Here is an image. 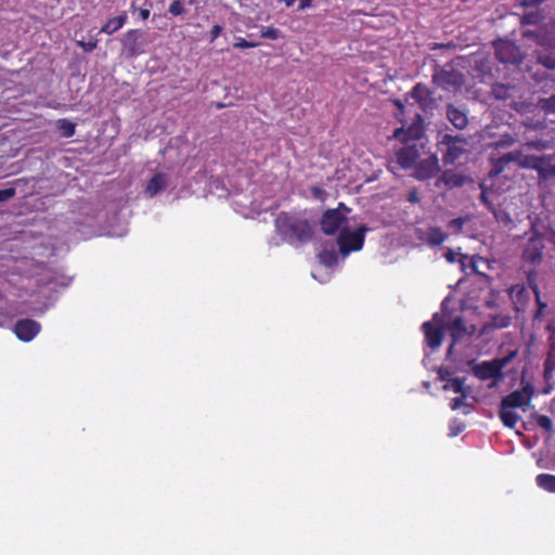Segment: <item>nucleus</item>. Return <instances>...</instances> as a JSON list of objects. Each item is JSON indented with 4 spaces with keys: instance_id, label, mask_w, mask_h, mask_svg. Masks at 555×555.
<instances>
[{
    "instance_id": "34",
    "label": "nucleus",
    "mask_w": 555,
    "mask_h": 555,
    "mask_svg": "<svg viewBox=\"0 0 555 555\" xmlns=\"http://www.w3.org/2000/svg\"><path fill=\"white\" fill-rule=\"evenodd\" d=\"M539 107L545 113L555 114V94L546 99H541L539 101Z\"/></svg>"
},
{
    "instance_id": "42",
    "label": "nucleus",
    "mask_w": 555,
    "mask_h": 555,
    "mask_svg": "<svg viewBox=\"0 0 555 555\" xmlns=\"http://www.w3.org/2000/svg\"><path fill=\"white\" fill-rule=\"evenodd\" d=\"M481 188V194H480V201L488 207V209L492 210L494 208L493 204L490 202L488 197V190L483 184H480Z\"/></svg>"
},
{
    "instance_id": "26",
    "label": "nucleus",
    "mask_w": 555,
    "mask_h": 555,
    "mask_svg": "<svg viewBox=\"0 0 555 555\" xmlns=\"http://www.w3.org/2000/svg\"><path fill=\"white\" fill-rule=\"evenodd\" d=\"M517 139L511 133H504L499 137L498 140L491 143V146L495 150L507 149L514 145Z\"/></svg>"
},
{
    "instance_id": "14",
    "label": "nucleus",
    "mask_w": 555,
    "mask_h": 555,
    "mask_svg": "<svg viewBox=\"0 0 555 555\" xmlns=\"http://www.w3.org/2000/svg\"><path fill=\"white\" fill-rule=\"evenodd\" d=\"M448 120L459 130H463L468 125L467 111L454 104H448L446 108Z\"/></svg>"
},
{
    "instance_id": "52",
    "label": "nucleus",
    "mask_w": 555,
    "mask_h": 555,
    "mask_svg": "<svg viewBox=\"0 0 555 555\" xmlns=\"http://www.w3.org/2000/svg\"><path fill=\"white\" fill-rule=\"evenodd\" d=\"M221 30H222L221 26L215 25L211 29L212 39L217 38L220 35Z\"/></svg>"
},
{
    "instance_id": "15",
    "label": "nucleus",
    "mask_w": 555,
    "mask_h": 555,
    "mask_svg": "<svg viewBox=\"0 0 555 555\" xmlns=\"http://www.w3.org/2000/svg\"><path fill=\"white\" fill-rule=\"evenodd\" d=\"M465 181L466 178L463 175L451 170H447L437 180L436 185L439 186L441 183H443L448 188H457L462 186L465 183Z\"/></svg>"
},
{
    "instance_id": "31",
    "label": "nucleus",
    "mask_w": 555,
    "mask_h": 555,
    "mask_svg": "<svg viewBox=\"0 0 555 555\" xmlns=\"http://www.w3.org/2000/svg\"><path fill=\"white\" fill-rule=\"evenodd\" d=\"M538 62L547 69H555V54L553 53H539Z\"/></svg>"
},
{
    "instance_id": "5",
    "label": "nucleus",
    "mask_w": 555,
    "mask_h": 555,
    "mask_svg": "<svg viewBox=\"0 0 555 555\" xmlns=\"http://www.w3.org/2000/svg\"><path fill=\"white\" fill-rule=\"evenodd\" d=\"M422 130L420 127L410 128L406 132L397 130L395 137L403 140L404 145L397 152V162L402 168L412 167L422 155L424 144L418 142Z\"/></svg>"
},
{
    "instance_id": "23",
    "label": "nucleus",
    "mask_w": 555,
    "mask_h": 555,
    "mask_svg": "<svg viewBox=\"0 0 555 555\" xmlns=\"http://www.w3.org/2000/svg\"><path fill=\"white\" fill-rule=\"evenodd\" d=\"M459 262L461 263L463 270L469 267L473 272L480 273L478 262H485V259L482 257H470L463 254L460 255Z\"/></svg>"
},
{
    "instance_id": "21",
    "label": "nucleus",
    "mask_w": 555,
    "mask_h": 555,
    "mask_svg": "<svg viewBox=\"0 0 555 555\" xmlns=\"http://www.w3.org/2000/svg\"><path fill=\"white\" fill-rule=\"evenodd\" d=\"M551 162V156L544 155V156H533V155H526L524 153L520 168L525 169H538V165L540 163Z\"/></svg>"
},
{
    "instance_id": "16",
    "label": "nucleus",
    "mask_w": 555,
    "mask_h": 555,
    "mask_svg": "<svg viewBox=\"0 0 555 555\" xmlns=\"http://www.w3.org/2000/svg\"><path fill=\"white\" fill-rule=\"evenodd\" d=\"M128 21L126 12H121L118 16L109 18L101 28L100 33L112 35L119 30Z\"/></svg>"
},
{
    "instance_id": "17",
    "label": "nucleus",
    "mask_w": 555,
    "mask_h": 555,
    "mask_svg": "<svg viewBox=\"0 0 555 555\" xmlns=\"http://www.w3.org/2000/svg\"><path fill=\"white\" fill-rule=\"evenodd\" d=\"M412 96L424 107H429L433 103L430 92L427 87L417 83L412 90Z\"/></svg>"
},
{
    "instance_id": "2",
    "label": "nucleus",
    "mask_w": 555,
    "mask_h": 555,
    "mask_svg": "<svg viewBox=\"0 0 555 555\" xmlns=\"http://www.w3.org/2000/svg\"><path fill=\"white\" fill-rule=\"evenodd\" d=\"M534 396V387L531 383L521 378V389L512 391L505 396L500 402L499 417L508 428H514L520 416L513 412L512 409H521L527 411L531 405V400Z\"/></svg>"
},
{
    "instance_id": "13",
    "label": "nucleus",
    "mask_w": 555,
    "mask_h": 555,
    "mask_svg": "<svg viewBox=\"0 0 555 555\" xmlns=\"http://www.w3.org/2000/svg\"><path fill=\"white\" fill-rule=\"evenodd\" d=\"M544 249L543 240L541 237L530 238L524 250V259L532 264L539 263L542 259Z\"/></svg>"
},
{
    "instance_id": "9",
    "label": "nucleus",
    "mask_w": 555,
    "mask_h": 555,
    "mask_svg": "<svg viewBox=\"0 0 555 555\" xmlns=\"http://www.w3.org/2000/svg\"><path fill=\"white\" fill-rule=\"evenodd\" d=\"M469 364L472 365L473 374L480 380L504 378V373L499 371L494 360L482 361L480 363L470 361Z\"/></svg>"
},
{
    "instance_id": "8",
    "label": "nucleus",
    "mask_w": 555,
    "mask_h": 555,
    "mask_svg": "<svg viewBox=\"0 0 555 555\" xmlns=\"http://www.w3.org/2000/svg\"><path fill=\"white\" fill-rule=\"evenodd\" d=\"M433 81L443 90L455 92L462 88L465 82L461 72L454 68H442L433 76Z\"/></svg>"
},
{
    "instance_id": "32",
    "label": "nucleus",
    "mask_w": 555,
    "mask_h": 555,
    "mask_svg": "<svg viewBox=\"0 0 555 555\" xmlns=\"http://www.w3.org/2000/svg\"><path fill=\"white\" fill-rule=\"evenodd\" d=\"M550 163L551 162L540 163L538 169H534L540 178L547 179L555 173V168L551 167Z\"/></svg>"
},
{
    "instance_id": "43",
    "label": "nucleus",
    "mask_w": 555,
    "mask_h": 555,
    "mask_svg": "<svg viewBox=\"0 0 555 555\" xmlns=\"http://www.w3.org/2000/svg\"><path fill=\"white\" fill-rule=\"evenodd\" d=\"M15 195V189L9 188L0 190V202H8Z\"/></svg>"
},
{
    "instance_id": "40",
    "label": "nucleus",
    "mask_w": 555,
    "mask_h": 555,
    "mask_svg": "<svg viewBox=\"0 0 555 555\" xmlns=\"http://www.w3.org/2000/svg\"><path fill=\"white\" fill-rule=\"evenodd\" d=\"M460 255H463L460 251V249L459 250H454V249L448 248L446 254H444V257H446L448 262L454 263V262L459 261Z\"/></svg>"
},
{
    "instance_id": "1",
    "label": "nucleus",
    "mask_w": 555,
    "mask_h": 555,
    "mask_svg": "<svg viewBox=\"0 0 555 555\" xmlns=\"http://www.w3.org/2000/svg\"><path fill=\"white\" fill-rule=\"evenodd\" d=\"M341 210L345 212L349 211L341 203L338 208L326 210L321 220V229L327 235H332L337 230H340L337 240L339 253L343 257H347L351 251H357L362 248L364 235L369 229L365 225H361L357 231L346 229L347 217Z\"/></svg>"
},
{
    "instance_id": "48",
    "label": "nucleus",
    "mask_w": 555,
    "mask_h": 555,
    "mask_svg": "<svg viewBox=\"0 0 555 555\" xmlns=\"http://www.w3.org/2000/svg\"><path fill=\"white\" fill-rule=\"evenodd\" d=\"M464 398L465 397L462 396V398H454V399H452V401H451V409L452 410H459L461 406L466 405V403L464 401Z\"/></svg>"
},
{
    "instance_id": "4",
    "label": "nucleus",
    "mask_w": 555,
    "mask_h": 555,
    "mask_svg": "<svg viewBox=\"0 0 555 555\" xmlns=\"http://www.w3.org/2000/svg\"><path fill=\"white\" fill-rule=\"evenodd\" d=\"M423 331L427 345L431 349H437L442 343V331L450 330L454 341L459 340L466 332L464 321L461 317H456L451 323L447 324L443 317L436 313L431 321L423 324Z\"/></svg>"
},
{
    "instance_id": "57",
    "label": "nucleus",
    "mask_w": 555,
    "mask_h": 555,
    "mask_svg": "<svg viewBox=\"0 0 555 555\" xmlns=\"http://www.w3.org/2000/svg\"><path fill=\"white\" fill-rule=\"evenodd\" d=\"M462 431V427H455V430L453 431V435H457L459 433Z\"/></svg>"
},
{
    "instance_id": "51",
    "label": "nucleus",
    "mask_w": 555,
    "mask_h": 555,
    "mask_svg": "<svg viewBox=\"0 0 555 555\" xmlns=\"http://www.w3.org/2000/svg\"><path fill=\"white\" fill-rule=\"evenodd\" d=\"M311 191H312V194L318 198H322V195L325 194L324 190H322L321 188H318V186H313L311 189Z\"/></svg>"
},
{
    "instance_id": "58",
    "label": "nucleus",
    "mask_w": 555,
    "mask_h": 555,
    "mask_svg": "<svg viewBox=\"0 0 555 555\" xmlns=\"http://www.w3.org/2000/svg\"><path fill=\"white\" fill-rule=\"evenodd\" d=\"M455 343H456V341H454V340H453L452 345H451V346L449 347V349H448V353H451V352H452V349H453V346H454V344H455Z\"/></svg>"
},
{
    "instance_id": "37",
    "label": "nucleus",
    "mask_w": 555,
    "mask_h": 555,
    "mask_svg": "<svg viewBox=\"0 0 555 555\" xmlns=\"http://www.w3.org/2000/svg\"><path fill=\"white\" fill-rule=\"evenodd\" d=\"M537 424L539 427H541L542 429H544L547 433H552L554 429L552 420L546 415H538Z\"/></svg>"
},
{
    "instance_id": "28",
    "label": "nucleus",
    "mask_w": 555,
    "mask_h": 555,
    "mask_svg": "<svg viewBox=\"0 0 555 555\" xmlns=\"http://www.w3.org/2000/svg\"><path fill=\"white\" fill-rule=\"evenodd\" d=\"M319 259L325 267H332L337 263L338 257L334 250H323L319 254Z\"/></svg>"
},
{
    "instance_id": "19",
    "label": "nucleus",
    "mask_w": 555,
    "mask_h": 555,
    "mask_svg": "<svg viewBox=\"0 0 555 555\" xmlns=\"http://www.w3.org/2000/svg\"><path fill=\"white\" fill-rule=\"evenodd\" d=\"M448 235L438 227L429 228L423 237L430 246L441 245Z\"/></svg>"
},
{
    "instance_id": "7",
    "label": "nucleus",
    "mask_w": 555,
    "mask_h": 555,
    "mask_svg": "<svg viewBox=\"0 0 555 555\" xmlns=\"http://www.w3.org/2000/svg\"><path fill=\"white\" fill-rule=\"evenodd\" d=\"M496 59L504 64L518 65L522 62L525 53L515 44L506 39H499L493 42Z\"/></svg>"
},
{
    "instance_id": "29",
    "label": "nucleus",
    "mask_w": 555,
    "mask_h": 555,
    "mask_svg": "<svg viewBox=\"0 0 555 555\" xmlns=\"http://www.w3.org/2000/svg\"><path fill=\"white\" fill-rule=\"evenodd\" d=\"M508 165L507 159H505V155H502L501 157L496 159H492V167L489 172V175L492 176H499L501 172L504 171L505 167Z\"/></svg>"
},
{
    "instance_id": "60",
    "label": "nucleus",
    "mask_w": 555,
    "mask_h": 555,
    "mask_svg": "<svg viewBox=\"0 0 555 555\" xmlns=\"http://www.w3.org/2000/svg\"><path fill=\"white\" fill-rule=\"evenodd\" d=\"M525 36H533V34L531 31H527L524 34Z\"/></svg>"
},
{
    "instance_id": "6",
    "label": "nucleus",
    "mask_w": 555,
    "mask_h": 555,
    "mask_svg": "<svg viewBox=\"0 0 555 555\" xmlns=\"http://www.w3.org/2000/svg\"><path fill=\"white\" fill-rule=\"evenodd\" d=\"M441 144L447 146V151L442 157L446 164H453L463 154L467 153L469 147L468 139L462 134H444Z\"/></svg>"
},
{
    "instance_id": "59",
    "label": "nucleus",
    "mask_w": 555,
    "mask_h": 555,
    "mask_svg": "<svg viewBox=\"0 0 555 555\" xmlns=\"http://www.w3.org/2000/svg\"><path fill=\"white\" fill-rule=\"evenodd\" d=\"M524 22H525V23H531V20H530V17H529V16H527V15H526V16L524 17Z\"/></svg>"
},
{
    "instance_id": "22",
    "label": "nucleus",
    "mask_w": 555,
    "mask_h": 555,
    "mask_svg": "<svg viewBox=\"0 0 555 555\" xmlns=\"http://www.w3.org/2000/svg\"><path fill=\"white\" fill-rule=\"evenodd\" d=\"M511 322L512 318L506 313L491 314L490 321L487 323V327L495 330L505 328L509 326Z\"/></svg>"
},
{
    "instance_id": "47",
    "label": "nucleus",
    "mask_w": 555,
    "mask_h": 555,
    "mask_svg": "<svg viewBox=\"0 0 555 555\" xmlns=\"http://www.w3.org/2000/svg\"><path fill=\"white\" fill-rule=\"evenodd\" d=\"M256 46H257L256 43L248 42L243 38H238L237 41L234 43V47L240 48V49L254 48Z\"/></svg>"
},
{
    "instance_id": "38",
    "label": "nucleus",
    "mask_w": 555,
    "mask_h": 555,
    "mask_svg": "<svg viewBox=\"0 0 555 555\" xmlns=\"http://www.w3.org/2000/svg\"><path fill=\"white\" fill-rule=\"evenodd\" d=\"M467 218L460 217L452 219L448 222V228L455 233H460L462 231L463 225L467 222Z\"/></svg>"
},
{
    "instance_id": "44",
    "label": "nucleus",
    "mask_w": 555,
    "mask_h": 555,
    "mask_svg": "<svg viewBox=\"0 0 555 555\" xmlns=\"http://www.w3.org/2000/svg\"><path fill=\"white\" fill-rule=\"evenodd\" d=\"M263 38H268V39H278L279 36H280V30L276 29V28H273V27H268L266 30L262 31V35H261Z\"/></svg>"
},
{
    "instance_id": "27",
    "label": "nucleus",
    "mask_w": 555,
    "mask_h": 555,
    "mask_svg": "<svg viewBox=\"0 0 555 555\" xmlns=\"http://www.w3.org/2000/svg\"><path fill=\"white\" fill-rule=\"evenodd\" d=\"M522 147H528L535 151H545L553 147V142L550 140H531L522 144Z\"/></svg>"
},
{
    "instance_id": "12",
    "label": "nucleus",
    "mask_w": 555,
    "mask_h": 555,
    "mask_svg": "<svg viewBox=\"0 0 555 555\" xmlns=\"http://www.w3.org/2000/svg\"><path fill=\"white\" fill-rule=\"evenodd\" d=\"M440 170L439 160L436 155H429L425 159H422L415 169V177L418 180H427L433 178Z\"/></svg>"
},
{
    "instance_id": "35",
    "label": "nucleus",
    "mask_w": 555,
    "mask_h": 555,
    "mask_svg": "<svg viewBox=\"0 0 555 555\" xmlns=\"http://www.w3.org/2000/svg\"><path fill=\"white\" fill-rule=\"evenodd\" d=\"M491 211L498 222L504 224H509L512 222V218L506 210L494 207Z\"/></svg>"
},
{
    "instance_id": "11",
    "label": "nucleus",
    "mask_w": 555,
    "mask_h": 555,
    "mask_svg": "<svg viewBox=\"0 0 555 555\" xmlns=\"http://www.w3.org/2000/svg\"><path fill=\"white\" fill-rule=\"evenodd\" d=\"M40 324L31 319H23L16 322L14 333L23 341L33 340L40 332Z\"/></svg>"
},
{
    "instance_id": "50",
    "label": "nucleus",
    "mask_w": 555,
    "mask_h": 555,
    "mask_svg": "<svg viewBox=\"0 0 555 555\" xmlns=\"http://www.w3.org/2000/svg\"><path fill=\"white\" fill-rule=\"evenodd\" d=\"M450 375L451 374H450L449 370H447V369H439V371H438V376H439L440 380H446L447 382L448 379H452L450 377Z\"/></svg>"
},
{
    "instance_id": "56",
    "label": "nucleus",
    "mask_w": 555,
    "mask_h": 555,
    "mask_svg": "<svg viewBox=\"0 0 555 555\" xmlns=\"http://www.w3.org/2000/svg\"><path fill=\"white\" fill-rule=\"evenodd\" d=\"M281 1L284 2L286 7H292L296 0H281Z\"/></svg>"
},
{
    "instance_id": "18",
    "label": "nucleus",
    "mask_w": 555,
    "mask_h": 555,
    "mask_svg": "<svg viewBox=\"0 0 555 555\" xmlns=\"http://www.w3.org/2000/svg\"><path fill=\"white\" fill-rule=\"evenodd\" d=\"M555 371V341H552L548 347L546 359L544 361L543 377L546 382L553 378Z\"/></svg>"
},
{
    "instance_id": "45",
    "label": "nucleus",
    "mask_w": 555,
    "mask_h": 555,
    "mask_svg": "<svg viewBox=\"0 0 555 555\" xmlns=\"http://www.w3.org/2000/svg\"><path fill=\"white\" fill-rule=\"evenodd\" d=\"M531 287H532V289H533V292H534V295H535V301H537V305H538V307H539L538 313H541V312H542V310H543L544 308H546V304H545V302H543V301L541 300V297H540V291H539L538 286H537V285H533V286L531 285Z\"/></svg>"
},
{
    "instance_id": "53",
    "label": "nucleus",
    "mask_w": 555,
    "mask_h": 555,
    "mask_svg": "<svg viewBox=\"0 0 555 555\" xmlns=\"http://www.w3.org/2000/svg\"><path fill=\"white\" fill-rule=\"evenodd\" d=\"M139 14H140L142 20H147L149 16H150V10H147V9H140L139 10Z\"/></svg>"
},
{
    "instance_id": "49",
    "label": "nucleus",
    "mask_w": 555,
    "mask_h": 555,
    "mask_svg": "<svg viewBox=\"0 0 555 555\" xmlns=\"http://www.w3.org/2000/svg\"><path fill=\"white\" fill-rule=\"evenodd\" d=\"M408 201L410 203L416 204L420 202L418 193L415 189L411 190L408 194Z\"/></svg>"
},
{
    "instance_id": "24",
    "label": "nucleus",
    "mask_w": 555,
    "mask_h": 555,
    "mask_svg": "<svg viewBox=\"0 0 555 555\" xmlns=\"http://www.w3.org/2000/svg\"><path fill=\"white\" fill-rule=\"evenodd\" d=\"M537 485L545 491L555 493V476L551 474H540L535 478Z\"/></svg>"
},
{
    "instance_id": "36",
    "label": "nucleus",
    "mask_w": 555,
    "mask_h": 555,
    "mask_svg": "<svg viewBox=\"0 0 555 555\" xmlns=\"http://www.w3.org/2000/svg\"><path fill=\"white\" fill-rule=\"evenodd\" d=\"M504 155H505V159H507L508 164L515 163L520 167L522 155H524V151L521 149L511 151L508 153H505Z\"/></svg>"
},
{
    "instance_id": "46",
    "label": "nucleus",
    "mask_w": 555,
    "mask_h": 555,
    "mask_svg": "<svg viewBox=\"0 0 555 555\" xmlns=\"http://www.w3.org/2000/svg\"><path fill=\"white\" fill-rule=\"evenodd\" d=\"M78 44L86 51V52H92L96 46H98V41H88V42H85V41H78Z\"/></svg>"
},
{
    "instance_id": "62",
    "label": "nucleus",
    "mask_w": 555,
    "mask_h": 555,
    "mask_svg": "<svg viewBox=\"0 0 555 555\" xmlns=\"http://www.w3.org/2000/svg\"><path fill=\"white\" fill-rule=\"evenodd\" d=\"M529 283L531 284V273L528 276Z\"/></svg>"
},
{
    "instance_id": "25",
    "label": "nucleus",
    "mask_w": 555,
    "mask_h": 555,
    "mask_svg": "<svg viewBox=\"0 0 555 555\" xmlns=\"http://www.w3.org/2000/svg\"><path fill=\"white\" fill-rule=\"evenodd\" d=\"M443 390H453L455 393H460L463 397L467 396V389L464 387V380L459 377L448 379L443 386Z\"/></svg>"
},
{
    "instance_id": "10",
    "label": "nucleus",
    "mask_w": 555,
    "mask_h": 555,
    "mask_svg": "<svg viewBox=\"0 0 555 555\" xmlns=\"http://www.w3.org/2000/svg\"><path fill=\"white\" fill-rule=\"evenodd\" d=\"M142 36L143 33L139 29H130L122 36L121 44L127 57H133L143 52Z\"/></svg>"
},
{
    "instance_id": "41",
    "label": "nucleus",
    "mask_w": 555,
    "mask_h": 555,
    "mask_svg": "<svg viewBox=\"0 0 555 555\" xmlns=\"http://www.w3.org/2000/svg\"><path fill=\"white\" fill-rule=\"evenodd\" d=\"M169 13H171L172 15H180L183 13L184 11V8H183V4L181 1L179 0H176L173 1L170 5H169Z\"/></svg>"
},
{
    "instance_id": "55",
    "label": "nucleus",
    "mask_w": 555,
    "mask_h": 555,
    "mask_svg": "<svg viewBox=\"0 0 555 555\" xmlns=\"http://www.w3.org/2000/svg\"><path fill=\"white\" fill-rule=\"evenodd\" d=\"M501 380H502V379H492V382L490 383L489 387H490V388H495V387H498Z\"/></svg>"
},
{
    "instance_id": "39",
    "label": "nucleus",
    "mask_w": 555,
    "mask_h": 555,
    "mask_svg": "<svg viewBox=\"0 0 555 555\" xmlns=\"http://www.w3.org/2000/svg\"><path fill=\"white\" fill-rule=\"evenodd\" d=\"M509 87H505L503 85L496 86L493 88V94L496 99H506L509 96Z\"/></svg>"
},
{
    "instance_id": "3",
    "label": "nucleus",
    "mask_w": 555,
    "mask_h": 555,
    "mask_svg": "<svg viewBox=\"0 0 555 555\" xmlns=\"http://www.w3.org/2000/svg\"><path fill=\"white\" fill-rule=\"evenodd\" d=\"M275 228L284 241L295 246H301L313 237V229L307 220L284 212L276 217Z\"/></svg>"
},
{
    "instance_id": "33",
    "label": "nucleus",
    "mask_w": 555,
    "mask_h": 555,
    "mask_svg": "<svg viewBox=\"0 0 555 555\" xmlns=\"http://www.w3.org/2000/svg\"><path fill=\"white\" fill-rule=\"evenodd\" d=\"M59 129L65 138H70L75 133V125L66 119L59 120Z\"/></svg>"
},
{
    "instance_id": "20",
    "label": "nucleus",
    "mask_w": 555,
    "mask_h": 555,
    "mask_svg": "<svg viewBox=\"0 0 555 555\" xmlns=\"http://www.w3.org/2000/svg\"><path fill=\"white\" fill-rule=\"evenodd\" d=\"M167 184V178L164 173H157L147 183L146 185V193L150 194V196H154L162 190L166 188Z\"/></svg>"
},
{
    "instance_id": "61",
    "label": "nucleus",
    "mask_w": 555,
    "mask_h": 555,
    "mask_svg": "<svg viewBox=\"0 0 555 555\" xmlns=\"http://www.w3.org/2000/svg\"><path fill=\"white\" fill-rule=\"evenodd\" d=\"M131 9L134 11L137 8H135V4L134 2L131 3Z\"/></svg>"
},
{
    "instance_id": "54",
    "label": "nucleus",
    "mask_w": 555,
    "mask_h": 555,
    "mask_svg": "<svg viewBox=\"0 0 555 555\" xmlns=\"http://www.w3.org/2000/svg\"><path fill=\"white\" fill-rule=\"evenodd\" d=\"M310 3H311V0H301V1H300L299 9H300V10H304V9H306V8L310 7Z\"/></svg>"
},
{
    "instance_id": "30",
    "label": "nucleus",
    "mask_w": 555,
    "mask_h": 555,
    "mask_svg": "<svg viewBox=\"0 0 555 555\" xmlns=\"http://www.w3.org/2000/svg\"><path fill=\"white\" fill-rule=\"evenodd\" d=\"M518 354L517 350H512L503 358H495L493 359L495 362V365L498 366L500 372H503V369L507 366Z\"/></svg>"
}]
</instances>
